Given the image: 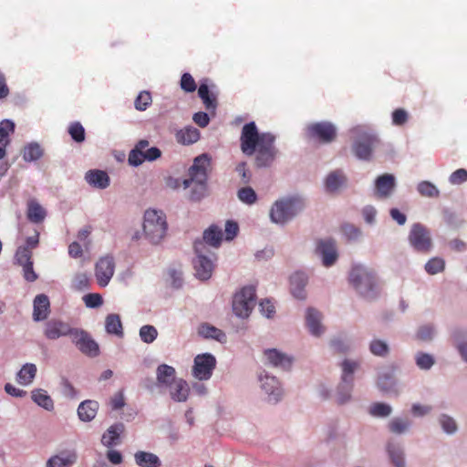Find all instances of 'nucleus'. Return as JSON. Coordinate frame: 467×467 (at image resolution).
Here are the masks:
<instances>
[{"label": "nucleus", "mask_w": 467, "mask_h": 467, "mask_svg": "<svg viewBox=\"0 0 467 467\" xmlns=\"http://www.w3.org/2000/svg\"><path fill=\"white\" fill-rule=\"evenodd\" d=\"M261 386L268 395L269 401L277 402L282 396V389L275 377L265 375L260 377Z\"/></svg>", "instance_id": "412c9836"}, {"label": "nucleus", "mask_w": 467, "mask_h": 467, "mask_svg": "<svg viewBox=\"0 0 467 467\" xmlns=\"http://www.w3.org/2000/svg\"><path fill=\"white\" fill-rule=\"evenodd\" d=\"M417 190L421 196L428 198H438L440 196V191L437 187L429 181L420 182Z\"/></svg>", "instance_id": "c03bdc74"}, {"label": "nucleus", "mask_w": 467, "mask_h": 467, "mask_svg": "<svg viewBox=\"0 0 467 467\" xmlns=\"http://www.w3.org/2000/svg\"><path fill=\"white\" fill-rule=\"evenodd\" d=\"M83 300L85 305L90 308L99 307L103 304L102 296L97 293H91L84 296Z\"/></svg>", "instance_id": "bf43d9fd"}, {"label": "nucleus", "mask_w": 467, "mask_h": 467, "mask_svg": "<svg viewBox=\"0 0 467 467\" xmlns=\"http://www.w3.org/2000/svg\"><path fill=\"white\" fill-rule=\"evenodd\" d=\"M157 336L158 331L153 326L145 325L140 329V337L144 343H152L156 339Z\"/></svg>", "instance_id": "3c124183"}, {"label": "nucleus", "mask_w": 467, "mask_h": 467, "mask_svg": "<svg viewBox=\"0 0 467 467\" xmlns=\"http://www.w3.org/2000/svg\"><path fill=\"white\" fill-rule=\"evenodd\" d=\"M410 424V422L408 420L394 418L389 421V429L393 433L401 434L409 429Z\"/></svg>", "instance_id": "8fccbe9b"}, {"label": "nucleus", "mask_w": 467, "mask_h": 467, "mask_svg": "<svg viewBox=\"0 0 467 467\" xmlns=\"http://www.w3.org/2000/svg\"><path fill=\"white\" fill-rule=\"evenodd\" d=\"M143 232L152 244L160 243L166 234V216L161 211L149 209L144 213Z\"/></svg>", "instance_id": "f03ea898"}, {"label": "nucleus", "mask_w": 467, "mask_h": 467, "mask_svg": "<svg viewBox=\"0 0 467 467\" xmlns=\"http://www.w3.org/2000/svg\"><path fill=\"white\" fill-rule=\"evenodd\" d=\"M440 422L443 431H446L447 433H453L457 429L454 420L446 415H442L441 417Z\"/></svg>", "instance_id": "e2e57ef3"}, {"label": "nucleus", "mask_w": 467, "mask_h": 467, "mask_svg": "<svg viewBox=\"0 0 467 467\" xmlns=\"http://www.w3.org/2000/svg\"><path fill=\"white\" fill-rule=\"evenodd\" d=\"M181 88L185 92H193L197 88L196 82L190 73H183L180 82Z\"/></svg>", "instance_id": "6e6d98bb"}, {"label": "nucleus", "mask_w": 467, "mask_h": 467, "mask_svg": "<svg viewBox=\"0 0 467 467\" xmlns=\"http://www.w3.org/2000/svg\"><path fill=\"white\" fill-rule=\"evenodd\" d=\"M445 262L441 257H433L425 265V270L429 275H436L444 270Z\"/></svg>", "instance_id": "a18cd8bd"}, {"label": "nucleus", "mask_w": 467, "mask_h": 467, "mask_svg": "<svg viewBox=\"0 0 467 467\" xmlns=\"http://www.w3.org/2000/svg\"><path fill=\"white\" fill-rule=\"evenodd\" d=\"M306 326L314 336H320L324 332V327L320 324L321 314L314 308H308L306 311Z\"/></svg>", "instance_id": "a878e982"}, {"label": "nucleus", "mask_w": 467, "mask_h": 467, "mask_svg": "<svg viewBox=\"0 0 467 467\" xmlns=\"http://www.w3.org/2000/svg\"><path fill=\"white\" fill-rule=\"evenodd\" d=\"M36 374V367L35 364L26 363L18 371L16 379L19 384L28 385L35 379Z\"/></svg>", "instance_id": "c9c22d12"}, {"label": "nucleus", "mask_w": 467, "mask_h": 467, "mask_svg": "<svg viewBox=\"0 0 467 467\" xmlns=\"http://www.w3.org/2000/svg\"><path fill=\"white\" fill-rule=\"evenodd\" d=\"M342 233L348 240H356L360 235V230L353 224H344L341 227Z\"/></svg>", "instance_id": "680f3d73"}, {"label": "nucleus", "mask_w": 467, "mask_h": 467, "mask_svg": "<svg viewBox=\"0 0 467 467\" xmlns=\"http://www.w3.org/2000/svg\"><path fill=\"white\" fill-rule=\"evenodd\" d=\"M106 330L109 334H114L117 336H121L122 332V324L119 315L110 314L106 317L105 321Z\"/></svg>", "instance_id": "79ce46f5"}, {"label": "nucleus", "mask_w": 467, "mask_h": 467, "mask_svg": "<svg viewBox=\"0 0 467 467\" xmlns=\"http://www.w3.org/2000/svg\"><path fill=\"white\" fill-rule=\"evenodd\" d=\"M409 241L415 250L421 253L430 252L432 246L429 230L420 223H414L411 226Z\"/></svg>", "instance_id": "9d476101"}, {"label": "nucleus", "mask_w": 467, "mask_h": 467, "mask_svg": "<svg viewBox=\"0 0 467 467\" xmlns=\"http://www.w3.org/2000/svg\"><path fill=\"white\" fill-rule=\"evenodd\" d=\"M14 122L8 119L2 120L0 122V140L10 142L9 134L14 132Z\"/></svg>", "instance_id": "13d9d810"}, {"label": "nucleus", "mask_w": 467, "mask_h": 467, "mask_svg": "<svg viewBox=\"0 0 467 467\" xmlns=\"http://www.w3.org/2000/svg\"><path fill=\"white\" fill-rule=\"evenodd\" d=\"M157 380L160 385L171 386L175 381L174 368L162 364L157 368Z\"/></svg>", "instance_id": "473e14b6"}, {"label": "nucleus", "mask_w": 467, "mask_h": 467, "mask_svg": "<svg viewBox=\"0 0 467 467\" xmlns=\"http://www.w3.org/2000/svg\"><path fill=\"white\" fill-rule=\"evenodd\" d=\"M255 305V288L253 285L243 287L234 296L233 311L240 317H247Z\"/></svg>", "instance_id": "423d86ee"}, {"label": "nucleus", "mask_w": 467, "mask_h": 467, "mask_svg": "<svg viewBox=\"0 0 467 467\" xmlns=\"http://www.w3.org/2000/svg\"><path fill=\"white\" fill-rule=\"evenodd\" d=\"M89 277L85 273L77 274L72 281V286L76 290H85L89 287Z\"/></svg>", "instance_id": "4d7b16f0"}, {"label": "nucleus", "mask_w": 467, "mask_h": 467, "mask_svg": "<svg viewBox=\"0 0 467 467\" xmlns=\"http://www.w3.org/2000/svg\"><path fill=\"white\" fill-rule=\"evenodd\" d=\"M317 253L322 257V263L327 267L334 265L337 259L336 244L331 239L318 241Z\"/></svg>", "instance_id": "6ab92c4d"}, {"label": "nucleus", "mask_w": 467, "mask_h": 467, "mask_svg": "<svg viewBox=\"0 0 467 467\" xmlns=\"http://www.w3.org/2000/svg\"><path fill=\"white\" fill-rule=\"evenodd\" d=\"M369 350L375 356L385 357L389 354V348L385 341L374 339L369 344Z\"/></svg>", "instance_id": "49530a36"}, {"label": "nucleus", "mask_w": 467, "mask_h": 467, "mask_svg": "<svg viewBox=\"0 0 467 467\" xmlns=\"http://www.w3.org/2000/svg\"><path fill=\"white\" fill-rule=\"evenodd\" d=\"M237 196L241 202L248 205L254 204L257 201V195L251 187L241 188L237 192Z\"/></svg>", "instance_id": "09e8293b"}, {"label": "nucleus", "mask_w": 467, "mask_h": 467, "mask_svg": "<svg viewBox=\"0 0 467 467\" xmlns=\"http://www.w3.org/2000/svg\"><path fill=\"white\" fill-rule=\"evenodd\" d=\"M115 272V263L111 256L101 257L95 265V276L98 284L105 287L109 283Z\"/></svg>", "instance_id": "2eb2a0df"}, {"label": "nucleus", "mask_w": 467, "mask_h": 467, "mask_svg": "<svg viewBox=\"0 0 467 467\" xmlns=\"http://www.w3.org/2000/svg\"><path fill=\"white\" fill-rule=\"evenodd\" d=\"M161 155V151L157 147L149 148V141L146 140H140L135 148L129 154V163L132 166H139L145 161H155Z\"/></svg>", "instance_id": "1a4fd4ad"}, {"label": "nucleus", "mask_w": 467, "mask_h": 467, "mask_svg": "<svg viewBox=\"0 0 467 467\" xmlns=\"http://www.w3.org/2000/svg\"><path fill=\"white\" fill-rule=\"evenodd\" d=\"M409 119V114L404 109H397L392 112V123L396 126L404 125Z\"/></svg>", "instance_id": "052dcab7"}, {"label": "nucleus", "mask_w": 467, "mask_h": 467, "mask_svg": "<svg viewBox=\"0 0 467 467\" xmlns=\"http://www.w3.org/2000/svg\"><path fill=\"white\" fill-rule=\"evenodd\" d=\"M349 283L363 296L370 297L376 287L375 274L362 265H354L349 273Z\"/></svg>", "instance_id": "20e7f679"}, {"label": "nucleus", "mask_w": 467, "mask_h": 467, "mask_svg": "<svg viewBox=\"0 0 467 467\" xmlns=\"http://www.w3.org/2000/svg\"><path fill=\"white\" fill-rule=\"evenodd\" d=\"M275 143V136L269 132L259 133L254 121L244 125L240 136L241 150L246 156L255 155L256 167L266 168L273 165L278 155Z\"/></svg>", "instance_id": "f257e3e1"}, {"label": "nucleus", "mask_w": 467, "mask_h": 467, "mask_svg": "<svg viewBox=\"0 0 467 467\" xmlns=\"http://www.w3.org/2000/svg\"><path fill=\"white\" fill-rule=\"evenodd\" d=\"M376 142L374 135L364 133L353 143L352 150L358 159L369 161Z\"/></svg>", "instance_id": "dca6fc26"}, {"label": "nucleus", "mask_w": 467, "mask_h": 467, "mask_svg": "<svg viewBox=\"0 0 467 467\" xmlns=\"http://www.w3.org/2000/svg\"><path fill=\"white\" fill-rule=\"evenodd\" d=\"M395 188V177L385 173L377 178L375 182V194L378 198L389 197Z\"/></svg>", "instance_id": "aec40b11"}, {"label": "nucleus", "mask_w": 467, "mask_h": 467, "mask_svg": "<svg viewBox=\"0 0 467 467\" xmlns=\"http://www.w3.org/2000/svg\"><path fill=\"white\" fill-rule=\"evenodd\" d=\"M309 140L319 143L327 144L337 138V128L328 121L315 122L309 124L306 129Z\"/></svg>", "instance_id": "6e6552de"}, {"label": "nucleus", "mask_w": 467, "mask_h": 467, "mask_svg": "<svg viewBox=\"0 0 467 467\" xmlns=\"http://www.w3.org/2000/svg\"><path fill=\"white\" fill-rule=\"evenodd\" d=\"M50 313V302L47 296L37 295L34 299L33 319L41 321L47 319Z\"/></svg>", "instance_id": "4be33fe9"}, {"label": "nucleus", "mask_w": 467, "mask_h": 467, "mask_svg": "<svg viewBox=\"0 0 467 467\" xmlns=\"http://www.w3.org/2000/svg\"><path fill=\"white\" fill-rule=\"evenodd\" d=\"M151 95L148 91H141L134 101V106L137 110L143 111L151 104Z\"/></svg>", "instance_id": "864d4df0"}, {"label": "nucleus", "mask_w": 467, "mask_h": 467, "mask_svg": "<svg viewBox=\"0 0 467 467\" xmlns=\"http://www.w3.org/2000/svg\"><path fill=\"white\" fill-rule=\"evenodd\" d=\"M199 334L205 338H213L219 342H223L226 339V335L223 330L208 324L200 327Z\"/></svg>", "instance_id": "4c0bfd02"}, {"label": "nucleus", "mask_w": 467, "mask_h": 467, "mask_svg": "<svg viewBox=\"0 0 467 467\" xmlns=\"http://www.w3.org/2000/svg\"><path fill=\"white\" fill-rule=\"evenodd\" d=\"M433 335L434 329L430 325L420 327L417 332V337L423 341L431 340Z\"/></svg>", "instance_id": "0e129e2a"}, {"label": "nucleus", "mask_w": 467, "mask_h": 467, "mask_svg": "<svg viewBox=\"0 0 467 467\" xmlns=\"http://www.w3.org/2000/svg\"><path fill=\"white\" fill-rule=\"evenodd\" d=\"M26 216L30 222L39 223L45 220L47 212L36 200L30 199L27 202Z\"/></svg>", "instance_id": "393cba45"}, {"label": "nucleus", "mask_w": 467, "mask_h": 467, "mask_svg": "<svg viewBox=\"0 0 467 467\" xmlns=\"http://www.w3.org/2000/svg\"><path fill=\"white\" fill-rule=\"evenodd\" d=\"M31 398L34 402L47 410H52L54 409L53 400L47 392L42 389H34L31 393Z\"/></svg>", "instance_id": "f704fd0d"}, {"label": "nucleus", "mask_w": 467, "mask_h": 467, "mask_svg": "<svg viewBox=\"0 0 467 467\" xmlns=\"http://www.w3.org/2000/svg\"><path fill=\"white\" fill-rule=\"evenodd\" d=\"M357 361L345 359L342 362V382L337 388V403L344 404L350 400V392L352 389L353 374L358 368Z\"/></svg>", "instance_id": "0eeeda50"}, {"label": "nucleus", "mask_w": 467, "mask_h": 467, "mask_svg": "<svg viewBox=\"0 0 467 467\" xmlns=\"http://www.w3.org/2000/svg\"><path fill=\"white\" fill-rule=\"evenodd\" d=\"M346 182V177L341 171L330 172L326 179V189L327 192H336Z\"/></svg>", "instance_id": "58836bf2"}, {"label": "nucleus", "mask_w": 467, "mask_h": 467, "mask_svg": "<svg viewBox=\"0 0 467 467\" xmlns=\"http://www.w3.org/2000/svg\"><path fill=\"white\" fill-rule=\"evenodd\" d=\"M307 278L304 273H296L290 277L291 292L296 298H306L305 286Z\"/></svg>", "instance_id": "b1692460"}, {"label": "nucleus", "mask_w": 467, "mask_h": 467, "mask_svg": "<svg viewBox=\"0 0 467 467\" xmlns=\"http://www.w3.org/2000/svg\"><path fill=\"white\" fill-rule=\"evenodd\" d=\"M134 458L140 467H160L161 464L159 457L151 452L139 451L134 454Z\"/></svg>", "instance_id": "2f4dec72"}, {"label": "nucleus", "mask_w": 467, "mask_h": 467, "mask_svg": "<svg viewBox=\"0 0 467 467\" xmlns=\"http://www.w3.org/2000/svg\"><path fill=\"white\" fill-rule=\"evenodd\" d=\"M77 459L75 452L63 451L60 454L52 456L47 462V467H69Z\"/></svg>", "instance_id": "c756f323"}, {"label": "nucleus", "mask_w": 467, "mask_h": 467, "mask_svg": "<svg viewBox=\"0 0 467 467\" xmlns=\"http://www.w3.org/2000/svg\"><path fill=\"white\" fill-rule=\"evenodd\" d=\"M449 180L451 184H461L464 182L467 181V170L458 169L451 174Z\"/></svg>", "instance_id": "69168bd1"}, {"label": "nucleus", "mask_w": 467, "mask_h": 467, "mask_svg": "<svg viewBox=\"0 0 467 467\" xmlns=\"http://www.w3.org/2000/svg\"><path fill=\"white\" fill-rule=\"evenodd\" d=\"M387 450L395 467H405L403 450L399 445L389 443Z\"/></svg>", "instance_id": "a19ab883"}, {"label": "nucleus", "mask_w": 467, "mask_h": 467, "mask_svg": "<svg viewBox=\"0 0 467 467\" xmlns=\"http://www.w3.org/2000/svg\"><path fill=\"white\" fill-rule=\"evenodd\" d=\"M171 387V399L178 402L186 401L189 396L190 388L188 383L180 379L173 382V386Z\"/></svg>", "instance_id": "7c9ffc66"}, {"label": "nucleus", "mask_w": 467, "mask_h": 467, "mask_svg": "<svg viewBox=\"0 0 467 467\" xmlns=\"http://www.w3.org/2000/svg\"><path fill=\"white\" fill-rule=\"evenodd\" d=\"M194 250L197 258L194 261L196 275L201 280H207L211 277L213 269V264L204 254V244L202 241L194 243Z\"/></svg>", "instance_id": "ddd939ff"}, {"label": "nucleus", "mask_w": 467, "mask_h": 467, "mask_svg": "<svg viewBox=\"0 0 467 467\" xmlns=\"http://www.w3.org/2000/svg\"><path fill=\"white\" fill-rule=\"evenodd\" d=\"M264 357L265 358L266 364L284 370L289 369L293 361L291 357L277 350L276 348L265 349L264 351Z\"/></svg>", "instance_id": "a211bd4d"}, {"label": "nucleus", "mask_w": 467, "mask_h": 467, "mask_svg": "<svg viewBox=\"0 0 467 467\" xmlns=\"http://www.w3.org/2000/svg\"><path fill=\"white\" fill-rule=\"evenodd\" d=\"M85 179L95 188L106 189L109 185V177L104 171L90 170L86 173Z\"/></svg>", "instance_id": "5701e85b"}, {"label": "nucleus", "mask_w": 467, "mask_h": 467, "mask_svg": "<svg viewBox=\"0 0 467 467\" xmlns=\"http://www.w3.org/2000/svg\"><path fill=\"white\" fill-rule=\"evenodd\" d=\"M43 155V150L37 143H30L24 148L23 159L26 161H34L40 159Z\"/></svg>", "instance_id": "37998d69"}, {"label": "nucleus", "mask_w": 467, "mask_h": 467, "mask_svg": "<svg viewBox=\"0 0 467 467\" xmlns=\"http://www.w3.org/2000/svg\"><path fill=\"white\" fill-rule=\"evenodd\" d=\"M176 140L183 145H190L199 140L200 131L198 129L188 126L176 132Z\"/></svg>", "instance_id": "c85d7f7f"}, {"label": "nucleus", "mask_w": 467, "mask_h": 467, "mask_svg": "<svg viewBox=\"0 0 467 467\" xmlns=\"http://www.w3.org/2000/svg\"><path fill=\"white\" fill-rule=\"evenodd\" d=\"M68 133L71 138L78 143L85 140V129L80 122H72L68 127Z\"/></svg>", "instance_id": "603ef678"}, {"label": "nucleus", "mask_w": 467, "mask_h": 467, "mask_svg": "<svg viewBox=\"0 0 467 467\" xmlns=\"http://www.w3.org/2000/svg\"><path fill=\"white\" fill-rule=\"evenodd\" d=\"M235 170L238 172L239 176L241 177L243 183L246 184L250 182L251 173L248 171L247 165L244 161L238 163Z\"/></svg>", "instance_id": "338daca9"}, {"label": "nucleus", "mask_w": 467, "mask_h": 467, "mask_svg": "<svg viewBox=\"0 0 467 467\" xmlns=\"http://www.w3.org/2000/svg\"><path fill=\"white\" fill-rule=\"evenodd\" d=\"M223 234L219 227L215 225L210 226L203 233V241H202L204 244H210L213 247H218L222 242Z\"/></svg>", "instance_id": "e433bc0d"}, {"label": "nucleus", "mask_w": 467, "mask_h": 467, "mask_svg": "<svg viewBox=\"0 0 467 467\" xmlns=\"http://www.w3.org/2000/svg\"><path fill=\"white\" fill-rule=\"evenodd\" d=\"M215 366L216 359L212 354L197 355L194 358L192 376L199 380H207L212 377Z\"/></svg>", "instance_id": "9b49d317"}, {"label": "nucleus", "mask_w": 467, "mask_h": 467, "mask_svg": "<svg viewBox=\"0 0 467 467\" xmlns=\"http://www.w3.org/2000/svg\"><path fill=\"white\" fill-rule=\"evenodd\" d=\"M198 96L202 99L205 109L214 113L217 108V98L213 92H210L209 87L205 83H202L198 88Z\"/></svg>", "instance_id": "cd10ccee"}, {"label": "nucleus", "mask_w": 467, "mask_h": 467, "mask_svg": "<svg viewBox=\"0 0 467 467\" xmlns=\"http://www.w3.org/2000/svg\"><path fill=\"white\" fill-rule=\"evenodd\" d=\"M99 403L95 400H85L81 402L78 408V415L83 421L92 420L97 414Z\"/></svg>", "instance_id": "bb28decb"}, {"label": "nucleus", "mask_w": 467, "mask_h": 467, "mask_svg": "<svg viewBox=\"0 0 467 467\" xmlns=\"http://www.w3.org/2000/svg\"><path fill=\"white\" fill-rule=\"evenodd\" d=\"M394 368L389 373H382L378 379V387L383 392H391L395 388Z\"/></svg>", "instance_id": "ea45409f"}, {"label": "nucleus", "mask_w": 467, "mask_h": 467, "mask_svg": "<svg viewBox=\"0 0 467 467\" xmlns=\"http://www.w3.org/2000/svg\"><path fill=\"white\" fill-rule=\"evenodd\" d=\"M416 365L420 369H430L435 363L434 358L424 352H418L415 356Z\"/></svg>", "instance_id": "de8ad7c7"}, {"label": "nucleus", "mask_w": 467, "mask_h": 467, "mask_svg": "<svg viewBox=\"0 0 467 467\" xmlns=\"http://www.w3.org/2000/svg\"><path fill=\"white\" fill-rule=\"evenodd\" d=\"M392 411L389 405L381 402H376L371 405L369 412L375 417H388Z\"/></svg>", "instance_id": "5fc2aeb1"}, {"label": "nucleus", "mask_w": 467, "mask_h": 467, "mask_svg": "<svg viewBox=\"0 0 467 467\" xmlns=\"http://www.w3.org/2000/svg\"><path fill=\"white\" fill-rule=\"evenodd\" d=\"M74 331L75 328L71 327L68 323L60 319L52 318L46 322L43 333L47 339L56 340L66 336H68L70 338H72Z\"/></svg>", "instance_id": "4468645a"}, {"label": "nucleus", "mask_w": 467, "mask_h": 467, "mask_svg": "<svg viewBox=\"0 0 467 467\" xmlns=\"http://www.w3.org/2000/svg\"><path fill=\"white\" fill-rule=\"evenodd\" d=\"M124 431V425L122 423H118L110 426L107 431L103 434L101 438V442L107 446L111 447L116 444L119 435Z\"/></svg>", "instance_id": "72a5a7b5"}, {"label": "nucleus", "mask_w": 467, "mask_h": 467, "mask_svg": "<svg viewBox=\"0 0 467 467\" xmlns=\"http://www.w3.org/2000/svg\"><path fill=\"white\" fill-rule=\"evenodd\" d=\"M71 341L81 353L87 356L97 357L99 354L98 343L83 329L75 328Z\"/></svg>", "instance_id": "f8f14e48"}, {"label": "nucleus", "mask_w": 467, "mask_h": 467, "mask_svg": "<svg viewBox=\"0 0 467 467\" xmlns=\"http://www.w3.org/2000/svg\"><path fill=\"white\" fill-rule=\"evenodd\" d=\"M15 260L17 265L23 267V275L26 281L34 282L37 279V275L33 269L32 251L26 247L19 246L16 249Z\"/></svg>", "instance_id": "f3484780"}, {"label": "nucleus", "mask_w": 467, "mask_h": 467, "mask_svg": "<svg viewBox=\"0 0 467 467\" xmlns=\"http://www.w3.org/2000/svg\"><path fill=\"white\" fill-rule=\"evenodd\" d=\"M304 208V202L298 196L287 197L276 201L270 211L271 220L276 223H285Z\"/></svg>", "instance_id": "7ed1b4c3"}, {"label": "nucleus", "mask_w": 467, "mask_h": 467, "mask_svg": "<svg viewBox=\"0 0 467 467\" xmlns=\"http://www.w3.org/2000/svg\"><path fill=\"white\" fill-rule=\"evenodd\" d=\"M211 164V159L207 154H202L193 160L192 165L189 169L190 179L184 180V188L191 186L195 182L201 189L202 194L205 191V185L208 178V168Z\"/></svg>", "instance_id": "39448f33"}, {"label": "nucleus", "mask_w": 467, "mask_h": 467, "mask_svg": "<svg viewBox=\"0 0 467 467\" xmlns=\"http://www.w3.org/2000/svg\"><path fill=\"white\" fill-rule=\"evenodd\" d=\"M460 337V333L455 332L453 334V340L456 348H458L462 359L467 360V345L463 340L462 341Z\"/></svg>", "instance_id": "774afa93"}]
</instances>
